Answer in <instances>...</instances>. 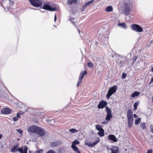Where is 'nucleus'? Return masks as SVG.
I'll return each instance as SVG.
<instances>
[{"instance_id": "052dcab7", "label": "nucleus", "mask_w": 153, "mask_h": 153, "mask_svg": "<svg viewBox=\"0 0 153 153\" xmlns=\"http://www.w3.org/2000/svg\"><path fill=\"white\" fill-rule=\"evenodd\" d=\"M19 140V139L18 138V140Z\"/></svg>"}, {"instance_id": "c03bdc74", "label": "nucleus", "mask_w": 153, "mask_h": 153, "mask_svg": "<svg viewBox=\"0 0 153 153\" xmlns=\"http://www.w3.org/2000/svg\"><path fill=\"white\" fill-rule=\"evenodd\" d=\"M43 150H39L37 151L38 153H42L43 152Z\"/></svg>"}, {"instance_id": "4be33fe9", "label": "nucleus", "mask_w": 153, "mask_h": 153, "mask_svg": "<svg viewBox=\"0 0 153 153\" xmlns=\"http://www.w3.org/2000/svg\"><path fill=\"white\" fill-rule=\"evenodd\" d=\"M113 10V8L111 6H109L106 7L105 10L106 12H109L112 11Z\"/></svg>"}, {"instance_id": "a18cd8bd", "label": "nucleus", "mask_w": 153, "mask_h": 153, "mask_svg": "<svg viewBox=\"0 0 153 153\" xmlns=\"http://www.w3.org/2000/svg\"><path fill=\"white\" fill-rule=\"evenodd\" d=\"M152 149H150L147 151V153H152Z\"/></svg>"}, {"instance_id": "9d476101", "label": "nucleus", "mask_w": 153, "mask_h": 153, "mask_svg": "<svg viewBox=\"0 0 153 153\" xmlns=\"http://www.w3.org/2000/svg\"><path fill=\"white\" fill-rule=\"evenodd\" d=\"M100 140L98 138L96 141L94 142L91 143L90 142H88L87 143V145L88 146L93 147L96 144L99 142Z\"/></svg>"}, {"instance_id": "5701e85b", "label": "nucleus", "mask_w": 153, "mask_h": 153, "mask_svg": "<svg viewBox=\"0 0 153 153\" xmlns=\"http://www.w3.org/2000/svg\"><path fill=\"white\" fill-rule=\"evenodd\" d=\"M94 1V0H91L90 1H89L88 2H87L85 4V5L87 7L89 5L91 4Z\"/></svg>"}, {"instance_id": "5fc2aeb1", "label": "nucleus", "mask_w": 153, "mask_h": 153, "mask_svg": "<svg viewBox=\"0 0 153 153\" xmlns=\"http://www.w3.org/2000/svg\"><path fill=\"white\" fill-rule=\"evenodd\" d=\"M151 131L153 133V129H150Z\"/></svg>"}, {"instance_id": "aec40b11", "label": "nucleus", "mask_w": 153, "mask_h": 153, "mask_svg": "<svg viewBox=\"0 0 153 153\" xmlns=\"http://www.w3.org/2000/svg\"><path fill=\"white\" fill-rule=\"evenodd\" d=\"M69 131L71 133H74L77 132L79 131V130H77L74 128L70 129L69 130Z\"/></svg>"}, {"instance_id": "0eeeda50", "label": "nucleus", "mask_w": 153, "mask_h": 153, "mask_svg": "<svg viewBox=\"0 0 153 153\" xmlns=\"http://www.w3.org/2000/svg\"><path fill=\"white\" fill-rule=\"evenodd\" d=\"M45 131L44 129L42 128L38 127L36 133H37L40 136L43 137L45 134Z\"/></svg>"}, {"instance_id": "dca6fc26", "label": "nucleus", "mask_w": 153, "mask_h": 153, "mask_svg": "<svg viewBox=\"0 0 153 153\" xmlns=\"http://www.w3.org/2000/svg\"><path fill=\"white\" fill-rule=\"evenodd\" d=\"M78 2L77 0H68L67 3L70 4H77Z\"/></svg>"}, {"instance_id": "bb28decb", "label": "nucleus", "mask_w": 153, "mask_h": 153, "mask_svg": "<svg viewBox=\"0 0 153 153\" xmlns=\"http://www.w3.org/2000/svg\"><path fill=\"white\" fill-rule=\"evenodd\" d=\"M96 128L98 131L103 129L101 126L99 125H97L96 126Z\"/></svg>"}, {"instance_id": "393cba45", "label": "nucleus", "mask_w": 153, "mask_h": 153, "mask_svg": "<svg viewBox=\"0 0 153 153\" xmlns=\"http://www.w3.org/2000/svg\"><path fill=\"white\" fill-rule=\"evenodd\" d=\"M106 110L107 113V114H112L111 110L108 107H106L105 108Z\"/></svg>"}, {"instance_id": "49530a36", "label": "nucleus", "mask_w": 153, "mask_h": 153, "mask_svg": "<svg viewBox=\"0 0 153 153\" xmlns=\"http://www.w3.org/2000/svg\"><path fill=\"white\" fill-rule=\"evenodd\" d=\"M20 114L19 113L17 114V118H19L20 117Z\"/></svg>"}, {"instance_id": "9b49d317", "label": "nucleus", "mask_w": 153, "mask_h": 153, "mask_svg": "<svg viewBox=\"0 0 153 153\" xmlns=\"http://www.w3.org/2000/svg\"><path fill=\"white\" fill-rule=\"evenodd\" d=\"M123 10L126 14H128L129 13V6L127 4H124Z\"/></svg>"}, {"instance_id": "ea45409f", "label": "nucleus", "mask_w": 153, "mask_h": 153, "mask_svg": "<svg viewBox=\"0 0 153 153\" xmlns=\"http://www.w3.org/2000/svg\"><path fill=\"white\" fill-rule=\"evenodd\" d=\"M137 59V57L136 56H134L133 58V63H134L136 61Z\"/></svg>"}, {"instance_id": "79ce46f5", "label": "nucleus", "mask_w": 153, "mask_h": 153, "mask_svg": "<svg viewBox=\"0 0 153 153\" xmlns=\"http://www.w3.org/2000/svg\"><path fill=\"white\" fill-rule=\"evenodd\" d=\"M16 130L18 132L21 134H22V131L20 129H17Z\"/></svg>"}, {"instance_id": "ddd939ff", "label": "nucleus", "mask_w": 153, "mask_h": 153, "mask_svg": "<svg viewBox=\"0 0 153 153\" xmlns=\"http://www.w3.org/2000/svg\"><path fill=\"white\" fill-rule=\"evenodd\" d=\"M127 117V118H133V112L130 109H128V111Z\"/></svg>"}, {"instance_id": "a878e982", "label": "nucleus", "mask_w": 153, "mask_h": 153, "mask_svg": "<svg viewBox=\"0 0 153 153\" xmlns=\"http://www.w3.org/2000/svg\"><path fill=\"white\" fill-rule=\"evenodd\" d=\"M71 147L74 151H77L78 150V148L76 146L71 145Z\"/></svg>"}, {"instance_id": "f8f14e48", "label": "nucleus", "mask_w": 153, "mask_h": 153, "mask_svg": "<svg viewBox=\"0 0 153 153\" xmlns=\"http://www.w3.org/2000/svg\"><path fill=\"white\" fill-rule=\"evenodd\" d=\"M108 139L113 141L116 142L117 141L115 136L113 134H110L108 136Z\"/></svg>"}, {"instance_id": "bf43d9fd", "label": "nucleus", "mask_w": 153, "mask_h": 153, "mask_svg": "<svg viewBox=\"0 0 153 153\" xmlns=\"http://www.w3.org/2000/svg\"><path fill=\"white\" fill-rule=\"evenodd\" d=\"M78 31H79V33L80 31V30H79V29Z\"/></svg>"}, {"instance_id": "4c0bfd02", "label": "nucleus", "mask_w": 153, "mask_h": 153, "mask_svg": "<svg viewBox=\"0 0 153 153\" xmlns=\"http://www.w3.org/2000/svg\"><path fill=\"white\" fill-rule=\"evenodd\" d=\"M87 6L85 4L84 6H83L82 8H81V10L82 11H83L85 9Z\"/></svg>"}, {"instance_id": "6ab92c4d", "label": "nucleus", "mask_w": 153, "mask_h": 153, "mask_svg": "<svg viewBox=\"0 0 153 153\" xmlns=\"http://www.w3.org/2000/svg\"><path fill=\"white\" fill-rule=\"evenodd\" d=\"M118 26L124 29H126L127 28L126 25V24L124 23H119L118 24Z\"/></svg>"}, {"instance_id": "c756f323", "label": "nucleus", "mask_w": 153, "mask_h": 153, "mask_svg": "<svg viewBox=\"0 0 153 153\" xmlns=\"http://www.w3.org/2000/svg\"><path fill=\"white\" fill-rule=\"evenodd\" d=\"M141 121V118H140L135 120V123L136 125L138 124Z\"/></svg>"}, {"instance_id": "4468645a", "label": "nucleus", "mask_w": 153, "mask_h": 153, "mask_svg": "<svg viewBox=\"0 0 153 153\" xmlns=\"http://www.w3.org/2000/svg\"><path fill=\"white\" fill-rule=\"evenodd\" d=\"M128 121V126L129 128L132 126L133 123V118H127Z\"/></svg>"}, {"instance_id": "603ef678", "label": "nucleus", "mask_w": 153, "mask_h": 153, "mask_svg": "<svg viewBox=\"0 0 153 153\" xmlns=\"http://www.w3.org/2000/svg\"><path fill=\"white\" fill-rule=\"evenodd\" d=\"M76 153H81L80 151H79V150L77 151H76Z\"/></svg>"}, {"instance_id": "f3484780", "label": "nucleus", "mask_w": 153, "mask_h": 153, "mask_svg": "<svg viewBox=\"0 0 153 153\" xmlns=\"http://www.w3.org/2000/svg\"><path fill=\"white\" fill-rule=\"evenodd\" d=\"M140 94V93L139 92L135 91L132 94L131 96L132 97L134 98L136 96H138Z\"/></svg>"}, {"instance_id": "2eb2a0df", "label": "nucleus", "mask_w": 153, "mask_h": 153, "mask_svg": "<svg viewBox=\"0 0 153 153\" xmlns=\"http://www.w3.org/2000/svg\"><path fill=\"white\" fill-rule=\"evenodd\" d=\"M19 147V144L14 146L11 149L10 152H17L18 148Z\"/></svg>"}, {"instance_id": "a211bd4d", "label": "nucleus", "mask_w": 153, "mask_h": 153, "mask_svg": "<svg viewBox=\"0 0 153 153\" xmlns=\"http://www.w3.org/2000/svg\"><path fill=\"white\" fill-rule=\"evenodd\" d=\"M112 114H107L105 118V120L108 121H110L112 117Z\"/></svg>"}, {"instance_id": "1a4fd4ad", "label": "nucleus", "mask_w": 153, "mask_h": 153, "mask_svg": "<svg viewBox=\"0 0 153 153\" xmlns=\"http://www.w3.org/2000/svg\"><path fill=\"white\" fill-rule=\"evenodd\" d=\"M12 111L10 108H6L2 109L1 110V112L3 114H10Z\"/></svg>"}, {"instance_id": "3c124183", "label": "nucleus", "mask_w": 153, "mask_h": 153, "mask_svg": "<svg viewBox=\"0 0 153 153\" xmlns=\"http://www.w3.org/2000/svg\"><path fill=\"white\" fill-rule=\"evenodd\" d=\"M56 19H57V18H56V15H55V17H54V21L55 22L56 21Z\"/></svg>"}, {"instance_id": "2f4dec72", "label": "nucleus", "mask_w": 153, "mask_h": 153, "mask_svg": "<svg viewBox=\"0 0 153 153\" xmlns=\"http://www.w3.org/2000/svg\"><path fill=\"white\" fill-rule=\"evenodd\" d=\"M145 123H143L140 124V126L141 127H142V128L143 129H145Z\"/></svg>"}, {"instance_id": "864d4df0", "label": "nucleus", "mask_w": 153, "mask_h": 153, "mask_svg": "<svg viewBox=\"0 0 153 153\" xmlns=\"http://www.w3.org/2000/svg\"><path fill=\"white\" fill-rule=\"evenodd\" d=\"M151 71L152 72H153V67L151 68Z\"/></svg>"}, {"instance_id": "b1692460", "label": "nucleus", "mask_w": 153, "mask_h": 153, "mask_svg": "<svg viewBox=\"0 0 153 153\" xmlns=\"http://www.w3.org/2000/svg\"><path fill=\"white\" fill-rule=\"evenodd\" d=\"M51 145L53 147H56L58 145V143L54 141L51 143Z\"/></svg>"}, {"instance_id": "7c9ffc66", "label": "nucleus", "mask_w": 153, "mask_h": 153, "mask_svg": "<svg viewBox=\"0 0 153 153\" xmlns=\"http://www.w3.org/2000/svg\"><path fill=\"white\" fill-rule=\"evenodd\" d=\"M17 151H19L20 153H23V147L22 146L20 148H18Z\"/></svg>"}, {"instance_id": "7ed1b4c3", "label": "nucleus", "mask_w": 153, "mask_h": 153, "mask_svg": "<svg viewBox=\"0 0 153 153\" xmlns=\"http://www.w3.org/2000/svg\"><path fill=\"white\" fill-rule=\"evenodd\" d=\"M131 28L133 30L137 32H141L143 31L142 28L139 25L133 24L131 25Z\"/></svg>"}, {"instance_id": "20e7f679", "label": "nucleus", "mask_w": 153, "mask_h": 153, "mask_svg": "<svg viewBox=\"0 0 153 153\" xmlns=\"http://www.w3.org/2000/svg\"><path fill=\"white\" fill-rule=\"evenodd\" d=\"M108 153H119L118 148L116 146H113L111 148L107 147Z\"/></svg>"}, {"instance_id": "a19ab883", "label": "nucleus", "mask_w": 153, "mask_h": 153, "mask_svg": "<svg viewBox=\"0 0 153 153\" xmlns=\"http://www.w3.org/2000/svg\"><path fill=\"white\" fill-rule=\"evenodd\" d=\"M13 120L15 122L18 120V118L17 117H13Z\"/></svg>"}, {"instance_id": "8fccbe9b", "label": "nucleus", "mask_w": 153, "mask_h": 153, "mask_svg": "<svg viewBox=\"0 0 153 153\" xmlns=\"http://www.w3.org/2000/svg\"><path fill=\"white\" fill-rule=\"evenodd\" d=\"M153 82V77H152L151 79V81H150V83H152Z\"/></svg>"}, {"instance_id": "13d9d810", "label": "nucleus", "mask_w": 153, "mask_h": 153, "mask_svg": "<svg viewBox=\"0 0 153 153\" xmlns=\"http://www.w3.org/2000/svg\"><path fill=\"white\" fill-rule=\"evenodd\" d=\"M106 123L105 122H104L102 123Z\"/></svg>"}, {"instance_id": "f03ea898", "label": "nucleus", "mask_w": 153, "mask_h": 153, "mask_svg": "<svg viewBox=\"0 0 153 153\" xmlns=\"http://www.w3.org/2000/svg\"><path fill=\"white\" fill-rule=\"evenodd\" d=\"M117 89V86L115 85L109 88L108 90L107 94H106V97L108 99H109L111 96L114 93L116 92Z\"/></svg>"}, {"instance_id": "f257e3e1", "label": "nucleus", "mask_w": 153, "mask_h": 153, "mask_svg": "<svg viewBox=\"0 0 153 153\" xmlns=\"http://www.w3.org/2000/svg\"><path fill=\"white\" fill-rule=\"evenodd\" d=\"M32 5L35 7H40L41 8L48 11H53L56 10V8L52 7L50 5V3L47 2L42 6V0H29Z\"/></svg>"}, {"instance_id": "72a5a7b5", "label": "nucleus", "mask_w": 153, "mask_h": 153, "mask_svg": "<svg viewBox=\"0 0 153 153\" xmlns=\"http://www.w3.org/2000/svg\"><path fill=\"white\" fill-rule=\"evenodd\" d=\"M88 66L90 68H91L93 66V63L91 62H88L87 63Z\"/></svg>"}, {"instance_id": "e433bc0d", "label": "nucleus", "mask_w": 153, "mask_h": 153, "mask_svg": "<svg viewBox=\"0 0 153 153\" xmlns=\"http://www.w3.org/2000/svg\"><path fill=\"white\" fill-rule=\"evenodd\" d=\"M47 121L48 122V123H50L51 125H52V122H53V123H54V121L53 120H47Z\"/></svg>"}, {"instance_id": "412c9836", "label": "nucleus", "mask_w": 153, "mask_h": 153, "mask_svg": "<svg viewBox=\"0 0 153 153\" xmlns=\"http://www.w3.org/2000/svg\"><path fill=\"white\" fill-rule=\"evenodd\" d=\"M98 134L100 137L103 136L104 135V130L103 129L99 131V132H98Z\"/></svg>"}, {"instance_id": "c85d7f7f", "label": "nucleus", "mask_w": 153, "mask_h": 153, "mask_svg": "<svg viewBox=\"0 0 153 153\" xmlns=\"http://www.w3.org/2000/svg\"><path fill=\"white\" fill-rule=\"evenodd\" d=\"M139 102H135L134 105V108L135 110H136L137 109V108L138 105H139Z\"/></svg>"}, {"instance_id": "09e8293b", "label": "nucleus", "mask_w": 153, "mask_h": 153, "mask_svg": "<svg viewBox=\"0 0 153 153\" xmlns=\"http://www.w3.org/2000/svg\"><path fill=\"white\" fill-rule=\"evenodd\" d=\"M133 116H134V118H137V115H136V114H134V115H133Z\"/></svg>"}, {"instance_id": "37998d69", "label": "nucleus", "mask_w": 153, "mask_h": 153, "mask_svg": "<svg viewBox=\"0 0 153 153\" xmlns=\"http://www.w3.org/2000/svg\"><path fill=\"white\" fill-rule=\"evenodd\" d=\"M46 153H55V152L52 150H51L48 151Z\"/></svg>"}, {"instance_id": "cd10ccee", "label": "nucleus", "mask_w": 153, "mask_h": 153, "mask_svg": "<svg viewBox=\"0 0 153 153\" xmlns=\"http://www.w3.org/2000/svg\"><path fill=\"white\" fill-rule=\"evenodd\" d=\"M80 142L79 141L75 140L73 142L72 145L75 146L76 145L78 144Z\"/></svg>"}, {"instance_id": "de8ad7c7", "label": "nucleus", "mask_w": 153, "mask_h": 153, "mask_svg": "<svg viewBox=\"0 0 153 153\" xmlns=\"http://www.w3.org/2000/svg\"><path fill=\"white\" fill-rule=\"evenodd\" d=\"M150 129H153V125L152 124H151L150 126Z\"/></svg>"}, {"instance_id": "423d86ee", "label": "nucleus", "mask_w": 153, "mask_h": 153, "mask_svg": "<svg viewBox=\"0 0 153 153\" xmlns=\"http://www.w3.org/2000/svg\"><path fill=\"white\" fill-rule=\"evenodd\" d=\"M38 127L35 126H32L27 128V131L29 132L36 133Z\"/></svg>"}, {"instance_id": "f704fd0d", "label": "nucleus", "mask_w": 153, "mask_h": 153, "mask_svg": "<svg viewBox=\"0 0 153 153\" xmlns=\"http://www.w3.org/2000/svg\"><path fill=\"white\" fill-rule=\"evenodd\" d=\"M74 18H70V20L71 21L72 23L74 25L76 26L75 24H76V23L75 22H74L73 21V20L74 19Z\"/></svg>"}, {"instance_id": "4d7b16f0", "label": "nucleus", "mask_w": 153, "mask_h": 153, "mask_svg": "<svg viewBox=\"0 0 153 153\" xmlns=\"http://www.w3.org/2000/svg\"><path fill=\"white\" fill-rule=\"evenodd\" d=\"M32 153V151H28V153Z\"/></svg>"}, {"instance_id": "6e6552de", "label": "nucleus", "mask_w": 153, "mask_h": 153, "mask_svg": "<svg viewBox=\"0 0 153 153\" xmlns=\"http://www.w3.org/2000/svg\"><path fill=\"white\" fill-rule=\"evenodd\" d=\"M107 105V102L102 100L99 102L97 105V107L99 109L103 108L105 107Z\"/></svg>"}, {"instance_id": "473e14b6", "label": "nucleus", "mask_w": 153, "mask_h": 153, "mask_svg": "<svg viewBox=\"0 0 153 153\" xmlns=\"http://www.w3.org/2000/svg\"><path fill=\"white\" fill-rule=\"evenodd\" d=\"M28 150V148L27 146H25L24 148V151H23V153H27V150Z\"/></svg>"}, {"instance_id": "6e6d98bb", "label": "nucleus", "mask_w": 153, "mask_h": 153, "mask_svg": "<svg viewBox=\"0 0 153 153\" xmlns=\"http://www.w3.org/2000/svg\"><path fill=\"white\" fill-rule=\"evenodd\" d=\"M2 137V135L1 134H0V139H1Z\"/></svg>"}, {"instance_id": "39448f33", "label": "nucleus", "mask_w": 153, "mask_h": 153, "mask_svg": "<svg viewBox=\"0 0 153 153\" xmlns=\"http://www.w3.org/2000/svg\"><path fill=\"white\" fill-rule=\"evenodd\" d=\"M87 73V72L86 71L82 72L80 73L79 76V78L77 83L76 85L77 87H78L79 86L83 78L84 77L85 75Z\"/></svg>"}, {"instance_id": "58836bf2", "label": "nucleus", "mask_w": 153, "mask_h": 153, "mask_svg": "<svg viewBox=\"0 0 153 153\" xmlns=\"http://www.w3.org/2000/svg\"><path fill=\"white\" fill-rule=\"evenodd\" d=\"M119 65H120V67H121L123 65V63L121 61H120L119 62Z\"/></svg>"}, {"instance_id": "c9c22d12", "label": "nucleus", "mask_w": 153, "mask_h": 153, "mask_svg": "<svg viewBox=\"0 0 153 153\" xmlns=\"http://www.w3.org/2000/svg\"><path fill=\"white\" fill-rule=\"evenodd\" d=\"M126 74L125 73L123 72L122 74L123 79H125L126 78Z\"/></svg>"}]
</instances>
